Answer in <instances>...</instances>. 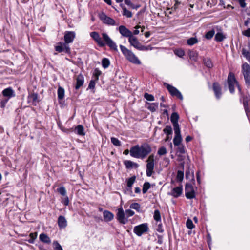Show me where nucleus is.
I'll return each mask as SVG.
<instances>
[{
    "mask_svg": "<svg viewBox=\"0 0 250 250\" xmlns=\"http://www.w3.org/2000/svg\"><path fill=\"white\" fill-rule=\"evenodd\" d=\"M151 151V147L147 143H144L140 146L137 145L132 147L129 151L132 157L142 159L146 158Z\"/></svg>",
    "mask_w": 250,
    "mask_h": 250,
    "instance_id": "nucleus-1",
    "label": "nucleus"
},
{
    "mask_svg": "<svg viewBox=\"0 0 250 250\" xmlns=\"http://www.w3.org/2000/svg\"><path fill=\"white\" fill-rule=\"evenodd\" d=\"M121 50L125 58L130 62L136 64H140L141 62L136 55L126 47L120 45Z\"/></svg>",
    "mask_w": 250,
    "mask_h": 250,
    "instance_id": "nucleus-2",
    "label": "nucleus"
},
{
    "mask_svg": "<svg viewBox=\"0 0 250 250\" xmlns=\"http://www.w3.org/2000/svg\"><path fill=\"white\" fill-rule=\"evenodd\" d=\"M242 73L247 87L249 88L250 86V66L247 62L242 65Z\"/></svg>",
    "mask_w": 250,
    "mask_h": 250,
    "instance_id": "nucleus-3",
    "label": "nucleus"
},
{
    "mask_svg": "<svg viewBox=\"0 0 250 250\" xmlns=\"http://www.w3.org/2000/svg\"><path fill=\"white\" fill-rule=\"evenodd\" d=\"M146 174L148 177H150L153 173V169L154 167V155L151 154L146 161Z\"/></svg>",
    "mask_w": 250,
    "mask_h": 250,
    "instance_id": "nucleus-4",
    "label": "nucleus"
},
{
    "mask_svg": "<svg viewBox=\"0 0 250 250\" xmlns=\"http://www.w3.org/2000/svg\"><path fill=\"white\" fill-rule=\"evenodd\" d=\"M228 84L229 86V89L231 93H233L235 91L234 86L235 85H237L238 83V82L236 80L234 74L230 72L228 77Z\"/></svg>",
    "mask_w": 250,
    "mask_h": 250,
    "instance_id": "nucleus-5",
    "label": "nucleus"
},
{
    "mask_svg": "<svg viewBox=\"0 0 250 250\" xmlns=\"http://www.w3.org/2000/svg\"><path fill=\"white\" fill-rule=\"evenodd\" d=\"M164 85L167 88L172 96H175L181 100H183V97L181 93L173 86L167 83H164Z\"/></svg>",
    "mask_w": 250,
    "mask_h": 250,
    "instance_id": "nucleus-6",
    "label": "nucleus"
},
{
    "mask_svg": "<svg viewBox=\"0 0 250 250\" xmlns=\"http://www.w3.org/2000/svg\"><path fill=\"white\" fill-rule=\"evenodd\" d=\"M185 196L187 198L189 199H193L196 197L194 188L190 183H187L185 186Z\"/></svg>",
    "mask_w": 250,
    "mask_h": 250,
    "instance_id": "nucleus-7",
    "label": "nucleus"
},
{
    "mask_svg": "<svg viewBox=\"0 0 250 250\" xmlns=\"http://www.w3.org/2000/svg\"><path fill=\"white\" fill-rule=\"evenodd\" d=\"M148 230L147 224L144 223L134 228V232L138 236H141L143 233L146 232Z\"/></svg>",
    "mask_w": 250,
    "mask_h": 250,
    "instance_id": "nucleus-8",
    "label": "nucleus"
},
{
    "mask_svg": "<svg viewBox=\"0 0 250 250\" xmlns=\"http://www.w3.org/2000/svg\"><path fill=\"white\" fill-rule=\"evenodd\" d=\"M128 42L131 45L139 50L147 49L145 46L143 45L139 42L137 38L133 35L128 39Z\"/></svg>",
    "mask_w": 250,
    "mask_h": 250,
    "instance_id": "nucleus-9",
    "label": "nucleus"
},
{
    "mask_svg": "<svg viewBox=\"0 0 250 250\" xmlns=\"http://www.w3.org/2000/svg\"><path fill=\"white\" fill-rule=\"evenodd\" d=\"M243 100V106L244 107V109L246 112V114L248 117L249 118V114L250 113V109L249 107V104L250 102V95L244 94L243 95L240 96V100Z\"/></svg>",
    "mask_w": 250,
    "mask_h": 250,
    "instance_id": "nucleus-10",
    "label": "nucleus"
},
{
    "mask_svg": "<svg viewBox=\"0 0 250 250\" xmlns=\"http://www.w3.org/2000/svg\"><path fill=\"white\" fill-rule=\"evenodd\" d=\"M102 37L104 41L110 48L115 51H117V46L116 43L110 39L108 35L105 33H102Z\"/></svg>",
    "mask_w": 250,
    "mask_h": 250,
    "instance_id": "nucleus-11",
    "label": "nucleus"
},
{
    "mask_svg": "<svg viewBox=\"0 0 250 250\" xmlns=\"http://www.w3.org/2000/svg\"><path fill=\"white\" fill-rule=\"evenodd\" d=\"M99 18L103 21V22L105 24L109 25H115V20L108 17L104 13L102 12L99 14Z\"/></svg>",
    "mask_w": 250,
    "mask_h": 250,
    "instance_id": "nucleus-12",
    "label": "nucleus"
},
{
    "mask_svg": "<svg viewBox=\"0 0 250 250\" xmlns=\"http://www.w3.org/2000/svg\"><path fill=\"white\" fill-rule=\"evenodd\" d=\"M90 36L97 43L99 46L103 47L105 45V43L102 40L98 32H92L90 33Z\"/></svg>",
    "mask_w": 250,
    "mask_h": 250,
    "instance_id": "nucleus-13",
    "label": "nucleus"
},
{
    "mask_svg": "<svg viewBox=\"0 0 250 250\" xmlns=\"http://www.w3.org/2000/svg\"><path fill=\"white\" fill-rule=\"evenodd\" d=\"M117 213V219L118 221L123 224H125L127 222V220L125 219V214L122 208L118 209Z\"/></svg>",
    "mask_w": 250,
    "mask_h": 250,
    "instance_id": "nucleus-14",
    "label": "nucleus"
},
{
    "mask_svg": "<svg viewBox=\"0 0 250 250\" xmlns=\"http://www.w3.org/2000/svg\"><path fill=\"white\" fill-rule=\"evenodd\" d=\"M175 136L173 139V144L175 146L180 145L182 138L181 135L180 128L174 129Z\"/></svg>",
    "mask_w": 250,
    "mask_h": 250,
    "instance_id": "nucleus-15",
    "label": "nucleus"
},
{
    "mask_svg": "<svg viewBox=\"0 0 250 250\" xmlns=\"http://www.w3.org/2000/svg\"><path fill=\"white\" fill-rule=\"evenodd\" d=\"M118 30L120 33L124 37H127L129 39L132 36V32H131L125 26L121 25L118 28Z\"/></svg>",
    "mask_w": 250,
    "mask_h": 250,
    "instance_id": "nucleus-16",
    "label": "nucleus"
},
{
    "mask_svg": "<svg viewBox=\"0 0 250 250\" xmlns=\"http://www.w3.org/2000/svg\"><path fill=\"white\" fill-rule=\"evenodd\" d=\"M55 50L58 52H65L68 53L70 48L68 45L65 43L59 42L58 45L55 46Z\"/></svg>",
    "mask_w": 250,
    "mask_h": 250,
    "instance_id": "nucleus-17",
    "label": "nucleus"
},
{
    "mask_svg": "<svg viewBox=\"0 0 250 250\" xmlns=\"http://www.w3.org/2000/svg\"><path fill=\"white\" fill-rule=\"evenodd\" d=\"M28 103L33 105H36L38 103V95L37 93H31L27 97Z\"/></svg>",
    "mask_w": 250,
    "mask_h": 250,
    "instance_id": "nucleus-18",
    "label": "nucleus"
},
{
    "mask_svg": "<svg viewBox=\"0 0 250 250\" xmlns=\"http://www.w3.org/2000/svg\"><path fill=\"white\" fill-rule=\"evenodd\" d=\"M182 186H178L172 188L171 191L168 193V195H171L174 198H178L182 194Z\"/></svg>",
    "mask_w": 250,
    "mask_h": 250,
    "instance_id": "nucleus-19",
    "label": "nucleus"
},
{
    "mask_svg": "<svg viewBox=\"0 0 250 250\" xmlns=\"http://www.w3.org/2000/svg\"><path fill=\"white\" fill-rule=\"evenodd\" d=\"M212 88L215 96L217 99H219L222 96L221 87L218 83H213Z\"/></svg>",
    "mask_w": 250,
    "mask_h": 250,
    "instance_id": "nucleus-20",
    "label": "nucleus"
},
{
    "mask_svg": "<svg viewBox=\"0 0 250 250\" xmlns=\"http://www.w3.org/2000/svg\"><path fill=\"white\" fill-rule=\"evenodd\" d=\"M178 119L179 115L177 113L174 112L171 114L170 121L173 124L174 129L180 128L179 125L178 123Z\"/></svg>",
    "mask_w": 250,
    "mask_h": 250,
    "instance_id": "nucleus-21",
    "label": "nucleus"
},
{
    "mask_svg": "<svg viewBox=\"0 0 250 250\" xmlns=\"http://www.w3.org/2000/svg\"><path fill=\"white\" fill-rule=\"evenodd\" d=\"M75 35L74 32L71 31H67L65 32L64 39L65 41V43L66 44H68L73 41L75 38Z\"/></svg>",
    "mask_w": 250,
    "mask_h": 250,
    "instance_id": "nucleus-22",
    "label": "nucleus"
},
{
    "mask_svg": "<svg viewBox=\"0 0 250 250\" xmlns=\"http://www.w3.org/2000/svg\"><path fill=\"white\" fill-rule=\"evenodd\" d=\"M2 93L3 96L8 98V100L11 97L15 96V92L11 87H8L4 89L2 91Z\"/></svg>",
    "mask_w": 250,
    "mask_h": 250,
    "instance_id": "nucleus-23",
    "label": "nucleus"
},
{
    "mask_svg": "<svg viewBox=\"0 0 250 250\" xmlns=\"http://www.w3.org/2000/svg\"><path fill=\"white\" fill-rule=\"evenodd\" d=\"M123 163L127 169H131L132 168H137L139 167L138 164L130 160H125Z\"/></svg>",
    "mask_w": 250,
    "mask_h": 250,
    "instance_id": "nucleus-24",
    "label": "nucleus"
},
{
    "mask_svg": "<svg viewBox=\"0 0 250 250\" xmlns=\"http://www.w3.org/2000/svg\"><path fill=\"white\" fill-rule=\"evenodd\" d=\"M39 239L42 242L46 244H50L51 242L49 237L47 234L43 233L40 235Z\"/></svg>",
    "mask_w": 250,
    "mask_h": 250,
    "instance_id": "nucleus-25",
    "label": "nucleus"
},
{
    "mask_svg": "<svg viewBox=\"0 0 250 250\" xmlns=\"http://www.w3.org/2000/svg\"><path fill=\"white\" fill-rule=\"evenodd\" d=\"M58 226L60 228H64L67 226V221L63 216H60L58 220Z\"/></svg>",
    "mask_w": 250,
    "mask_h": 250,
    "instance_id": "nucleus-26",
    "label": "nucleus"
},
{
    "mask_svg": "<svg viewBox=\"0 0 250 250\" xmlns=\"http://www.w3.org/2000/svg\"><path fill=\"white\" fill-rule=\"evenodd\" d=\"M103 216L104 220L106 222L111 221L114 218L113 214L108 210H105L104 211Z\"/></svg>",
    "mask_w": 250,
    "mask_h": 250,
    "instance_id": "nucleus-27",
    "label": "nucleus"
},
{
    "mask_svg": "<svg viewBox=\"0 0 250 250\" xmlns=\"http://www.w3.org/2000/svg\"><path fill=\"white\" fill-rule=\"evenodd\" d=\"M147 104L148 105L147 109L151 112L155 111L158 108V103H147Z\"/></svg>",
    "mask_w": 250,
    "mask_h": 250,
    "instance_id": "nucleus-28",
    "label": "nucleus"
},
{
    "mask_svg": "<svg viewBox=\"0 0 250 250\" xmlns=\"http://www.w3.org/2000/svg\"><path fill=\"white\" fill-rule=\"evenodd\" d=\"M123 9V15L126 16L127 18H131L132 17V14L131 11L128 10L126 8L123 6L122 4H121Z\"/></svg>",
    "mask_w": 250,
    "mask_h": 250,
    "instance_id": "nucleus-29",
    "label": "nucleus"
},
{
    "mask_svg": "<svg viewBox=\"0 0 250 250\" xmlns=\"http://www.w3.org/2000/svg\"><path fill=\"white\" fill-rule=\"evenodd\" d=\"M249 49L247 50L245 48H243L242 53L244 57H245L248 61L250 60V44L249 45Z\"/></svg>",
    "mask_w": 250,
    "mask_h": 250,
    "instance_id": "nucleus-30",
    "label": "nucleus"
},
{
    "mask_svg": "<svg viewBox=\"0 0 250 250\" xmlns=\"http://www.w3.org/2000/svg\"><path fill=\"white\" fill-rule=\"evenodd\" d=\"M58 98L59 100H62L63 99L64 96V89L61 87L59 86L58 89Z\"/></svg>",
    "mask_w": 250,
    "mask_h": 250,
    "instance_id": "nucleus-31",
    "label": "nucleus"
},
{
    "mask_svg": "<svg viewBox=\"0 0 250 250\" xmlns=\"http://www.w3.org/2000/svg\"><path fill=\"white\" fill-rule=\"evenodd\" d=\"M101 73V71L98 68H95L93 73L92 79L98 81Z\"/></svg>",
    "mask_w": 250,
    "mask_h": 250,
    "instance_id": "nucleus-32",
    "label": "nucleus"
},
{
    "mask_svg": "<svg viewBox=\"0 0 250 250\" xmlns=\"http://www.w3.org/2000/svg\"><path fill=\"white\" fill-rule=\"evenodd\" d=\"M136 177L133 176L127 180V186L130 190L131 189L132 185L135 181Z\"/></svg>",
    "mask_w": 250,
    "mask_h": 250,
    "instance_id": "nucleus-33",
    "label": "nucleus"
},
{
    "mask_svg": "<svg viewBox=\"0 0 250 250\" xmlns=\"http://www.w3.org/2000/svg\"><path fill=\"white\" fill-rule=\"evenodd\" d=\"M225 38L222 33L218 32L215 36V40L217 42H222Z\"/></svg>",
    "mask_w": 250,
    "mask_h": 250,
    "instance_id": "nucleus-34",
    "label": "nucleus"
},
{
    "mask_svg": "<svg viewBox=\"0 0 250 250\" xmlns=\"http://www.w3.org/2000/svg\"><path fill=\"white\" fill-rule=\"evenodd\" d=\"M189 58L191 60L197 61L198 59V53L194 51H190L189 52Z\"/></svg>",
    "mask_w": 250,
    "mask_h": 250,
    "instance_id": "nucleus-35",
    "label": "nucleus"
},
{
    "mask_svg": "<svg viewBox=\"0 0 250 250\" xmlns=\"http://www.w3.org/2000/svg\"><path fill=\"white\" fill-rule=\"evenodd\" d=\"M204 64L208 68H211L213 64L211 60L209 58H205L203 60Z\"/></svg>",
    "mask_w": 250,
    "mask_h": 250,
    "instance_id": "nucleus-36",
    "label": "nucleus"
},
{
    "mask_svg": "<svg viewBox=\"0 0 250 250\" xmlns=\"http://www.w3.org/2000/svg\"><path fill=\"white\" fill-rule=\"evenodd\" d=\"M187 42L188 45L192 46L198 42V40L195 37H191L187 40Z\"/></svg>",
    "mask_w": 250,
    "mask_h": 250,
    "instance_id": "nucleus-37",
    "label": "nucleus"
},
{
    "mask_svg": "<svg viewBox=\"0 0 250 250\" xmlns=\"http://www.w3.org/2000/svg\"><path fill=\"white\" fill-rule=\"evenodd\" d=\"M154 219L157 222H161V214L160 212L158 210H155L154 213Z\"/></svg>",
    "mask_w": 250,
    "mask_h": 250,
    "instance_id": "nucleus-38",
    "label": "nucleus"
},
{
    "mask_svg": "<svg viewBox=\"0 0 250 250\" xmlns=\"http://www.w3.org/2000/svg\"><path fill=\"white\" fill-rule=\"evenodd\" d=\"M102 65L104 68H107L110 65V61L107 58H103L102 60Z\"/></svg>",
    "mask_w": 250,
    "mask_h": 250,
    "instance_id": "nucleus-39",
    "label": "nucleus"
},
{
    "mask_svg": "<svg viewBox=\"0 0 250 250\" xmlns=\"http://www.w3.org/2000/svg\"><path fill=\"white\" fill-rule=\"evenodd\" d=\"M184 178V171L178 170L176 176V179L179 182H181Z\"/></svg>",
    "mask_w": 250,
    "mask_h": 250,
    "instance_id": "nucleus-40",
    "label": "nucleus"
},
{
    "mask_svg": "<svg viewBox=\"0 0 250 250\" xmlns=\"http://www.w3.org/2000/svg\"><path fill=\"white\" fill-rule=\"evenodd\" d=\"M163 131L167 136L172 135V130L170 126H166V127L164 129Z\"/></svg>",
    "mask_w": 250,
    "mask_h": 250,
    "instance_id": "nucleus-41",
    "label": "nucleus"
},
{
    "mask_svg": "<svg viewBox=\"0 0 250 250\" xmlns=\"http://www.w3.org/2000/svg\"><path fill=\"white\" fill-rule=\"evenodd\" d=\"M150 188V184L149 182H145L143 187L142 191L143 193H146L147 190L149 189V188Z\"/></svg>",
    "mask_w": 250,
    "mask_h": 250,
    "instance_id": "nucleus-42",
    "label": "nucleus"
},
{
    "mask_svg": "<svg viewBox=\"0 0 250 250\" xmlns=\"http://www.w3.org/2000/svg\"><path fill=\"white\" fill-rule=\"evenodd\" d=\"M215 34L214 30L212 29L208 32L205 35V38L207 39H211Z\"/></svg>",
    "mask_w": 250,
    "mask_h": 250,
    "instance_id": "nucleus-43",
    "label": "nucleus"
},
{
    "mask_svg": "<svg viewBox=\"0 0 250 250\" xmlns=\"http://www.w3.org/2000/svg\"><path fill=\"white\" fill-rule=\"evenodd\" d=\"M111 143L115 146H120L121 145V142L116 138H111Z\"/></svg>",
    "mask_w": 250,
    "mask_h": 250,
    "instance_id": "nucleus-44",
    "label": "nucleus"
},
{
    "mask_svg": "<svg viewBox=\"0 0 250 250\" xmlns=\"http://www.w3.org/2000/svg\"><path fill=\"white\" fill-rule=\"evenodd\" d=\"M130 208L139 212L140 210V205L138 203H133L130 205Z\"/></svg>",
    "mask_w": 250,
    "mask_h": 250,
    "instance_id": "nucleus-45",
    "label": "nucleus"
},
{
    "mask_svg": "<svg viewBox=\"0 0 250 250\" xmlns=\"http://www.w3.org/2000/svg\"><path fill=\"white\" fill-rule=\"evenodd\" d=\"M186 226L188 229H192L195 227V226L193 224L192 221L190 219H188L187 220Z\"/></svg>",
    "mask_w": 250,
    "mask_h": 250,
    "instance_id": "nucleus-46",
    "label": "nucleus"
},
{
    "mask_svg": "<svg viewBox=\"0 0 250 250\" xmlns=\"http://www.w3.org/2000/svg\"><path fill=\"white\" fill-rule=\"evenodd\" d=\"M174 54L179 57H182L185 55V52L182 49H176L174 50Z\"/></svg>",
    "mask_w": 250,
    "mask_h": 250,
    "instance_id": "nucleus-47",
    "label": "nucleus"
},
{
    "mask_svg": "<svg viewBox=\"0 0 250 250\" xmlns=\"http://www.w3.org/2000/svg\"><path fill=\"white\" fill-rule=\"evenodd\" d=\"M57 191L62 196L66 195V191L64 187H61L57 189Z\"/></svg>",
    "mask_w": 250,
    "mask_h": 250,
    "instance_id": "nucleus-48",
    "label": "nucleus"
},
{
    "mask_svg": "<svg viewBox=\"0 0 250 250\" xmlns=\"http://www.w3.org/2000/svg\"><path fill=\"white\" fill-rule=\"evenodd\" d=\"M167 153V149L164 146L160 147L158 151V154L160 156L165 155Z\"/></svg>",
    "mask_w": 250,
    "mask_h": 250,
    "instance_id": "nucleus-49",
    "label": "nucleus"
},
{
    "mask_svg": "<svg viewBox=\"0 0 250 250\" xmlns=\"http://www.w3.org/2000/svg\"><path fill=\"white\" fill-rule=\"evenodd\" d=\"M144 98L147 101H153L154 100V97L152 94L145 93L144 94Z\"/></svg>",
    "mask_w": 250,
    "mask_h": 250,
    "instance_id": "nucleus-50",
    "label": "nucleus"
},
{
    "mask_svg": "<svg viewBox=\"0 0 250 250\" xmlns=\"http://www.w3.org/2000/svg\"><path fill=\"white\" fill-rule=\"evenodd\" d=\"M96 82H97V81H96L95 80H94L92 79L89 82V83L88 85V88L91 89H94L95 87V83H96Z\"/></svg>",
    "mask_w": 250,
    "mask_h": 250,
    "instance_id": "nucleus-51",
    "label": "nucleus"
},
{
    "mask_svg": "<svg viewBox=\"0 0 250 250\" xmlns=\"http://www.w3.org/2000/svg\"><path fill=\"white\" fill-rule=\"evenodd\" d=\"M53 244L54 248L56 250H63L61 246L57 241L54 242Z\"/></svg>",
    "mask_w": 250,
    "mask_h": 250,
    "instance_id": "nucleus-52",
    "label": "nucleus"
},
{
    "mask_svg": "<svg viewBox=\"0 0 250 250\" xmlns=\"http://www.w3.org/2000/svg\"><path fill=\"white\" fill-rule=\"evenodd\" d=\"M178 146V151L181 154H184L185 153L184 146L180 145Z\"/></svg>",
    "mask_w": 250,
    "mask_h": 250,
    "instance_id": "nucleus-53",
    "label": "nucleus"
},
{
    "mask_svg": "<svg viewBox=\"0 0 250 250\" xmlns=\"http://www.w3.org/2000/svg\"><path fill=\"white\" fill-rule=\"evenodd\" d=\"M62 202L64 204L65 206H67L68 205L69 203V200L68 197L65 195V196H63V197L62 198Z\"/></svg>",
    "mask_w": 250,
    "mask_h": 250,
    "instance_id": "nucleus-54",
    "label": "nucleus"
},
{
    "mask_svg": "<svg viewBox=\"0 0 250 250\" xmlns=\"http://www.w3.org/2000/svg\"><path fill=\"white\" fill-rule=\"evenodd\" d=\"M125 213L127 217H131L134 214V212L131 209L125 210Z\"/></svg>",
    "mask_w": 250,
    "mask_h": 250,
    "instance_id": "nucleus-55",
    "label": "nucleus"
},
{
    "mask_svg": "<svg viewBox=\"0 0 250 250\" xmlns=\"http://www.w3.org/2000/svg\"><path fill=\"white\" fill-rule=\"evenodd\" d=\"M242 34L247 37H250V28L242 31Z\"/></svg>",
    "mask_w": 250,
    "mask_h": 250,
    "instance_id": "nucleus-56",
    "label": "nucleus"
},
{
    "mask_svg": "<svg viewBox=\"0 0 250 250\" xmlns=\"http://www.w3.org/2000/svg\"><path fill=\"white\" fill-rule=\"evenodd\" d=\"M156 230L157 231H158L159 232H160V233H162L164 231V230L162 228V225L161 223V222H160L158 224L157 228H156Z\"/></svg>",
    "mask_w": 250,
    "mask_h": 250,
    "instance_id": "nucleus-57",
    "label": "nucleus"
},
{
    "mask_svg": "<svg viewBox=\"0 0 250 250\" xmlns=\"http://www.w3.org/2000/svg\"><path fill=\"white\" fill-rule=\"evenodd\" d=\"M84 128L82 125H79V135H84Z\"/></svg>",
    "mask_w": 250,
    "mask_h": 250,
    "instance_id": "nucleus-58",
    "label": "nucleus"
},
{
    "mask_svg": "<svg viewBox=\"0 0 250 250\" xmlns=\"http://www.w3.org/2000/svg\"><path fill=\"white\" fill-rule=\"evenodd\" d=\"M246 0H238V2L240 6L242 8H245L246 6V3H245Z\"/></svg>",
    "mask_w": 250,
    "mask_h": 250,
    "instance_id": "nucleus-59",
    "label": "nucleus"
},
{
    "mask_svg": "<svg viewBox=\"0 0 250 250\" xmlns=\"http://www.w3.org/2000/svg\"><path fill=\"white\" fill-rule=\"evenodd\" d=\"M141 27L139 25H137L135 27V28L136 29L135 30L133 31L132 34L134 35H138L139 33V31L138 30V29Z\"/></svg>",
    "mask_w": 250,
    "mask_h": 250,
    "instance_id": "nucleus-60",
    "label": "nucleus"
},
{
    "mask_svg": "<svg viewBox=\"0 0 250 250\" xmlns=\"http://www.w3.org/2000/svg\"><path fill=\"white\" fill-rule=\"evenodd\" d=\"M29 236L30 237L33 239V240H35L36 238H37V232H35V233H31L29 235Z\"/></svg>",
    "mask_w": 250,
    "mask_h": 250,
    "instance_id": "nucleus-61",
    "label": "nucleus"
},
{
    "mask_svg": "<svg viewBox=\"0 0 250 250\" xmlns=\"http://www.w3.org/2000/svg\"><path fill=\"white\" fill-rule=\"evenodd\" d=\"M236 86L237 87V88L238 89L239 93L240 94V96L243 95L244 94V93L242 92L241 88L239 83L237 84Z\"/></svg>",
    "mask_w": 250,
    "mask_h": 250,
    "instance_id": "nucleus-62",
    "label": "nucleus"
},
{
    "mask_svg": "<svg viewBox=\"0 0 250 250\" xmlns=\"http://www.w3.org/2000/svg\"><path fill=\"white\" fill-rule=\"evenodd\" d=\"M125 3L128 6L133 5V3L131 2L130 0H125Z\"/></svg>",
    "mask_w": 250,
    "mask_h": 250,
    "instance_id": "nucleus-63",
    "label": "nucleus"
},
{
    "mask_svg": "<svg viewBox=\"0 0 250 250\" xmlns=\"http://www.w3.org/2000/svg\"><path fill=\"white\" fill-rule=\"evenodd\" d=\"M158 240L157 243L159 244H161L163 242L162 236L161 235H158Z\"/></svg>",
    "mask_w": 250,
    "mask_h": 250,
    "instance_id": "nucleus-64",
    "label": "nucleus"
}]
</instances>
